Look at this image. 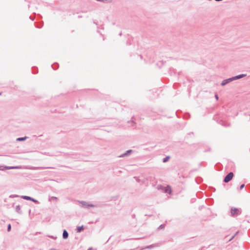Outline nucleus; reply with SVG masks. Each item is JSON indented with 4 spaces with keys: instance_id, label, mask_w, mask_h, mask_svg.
<instances>
[{
    "instance_id": "nucleus-1",
    "label": "nucleus",
    "mask_w": 250,
    "mask_h": 250,
    "mask_svg": "<svg viewBox=\"0 0 250 250\" xmlns=\"http://www.w3.org/2000/svg\"><path fill=\"white\" fill-rule=\"evenodd\" d=\"M81 205V207L83 208H88L90 207H96L97 206L90 203L89 202H85L83 201H78Z\"/></svg>"
},
{
    "instance_id": "nucleus-2",
    "label": "nucleus",
    "mask_w": 250,
    "mask_h": 250,
    "mask_svg": "<svg viewBox=\"0 0 250 250\" xmlns=\"http://www.w3.org/2000/svg\"><path fill=\"white\" fill-rule=\"evenodd\" d=\"M21 166H0V170H4L5 169H21Z\"/></svg>"
},
{
    "instance_id": "nucleus-3",
    "label": "nucleus",
    "mask_w": 250,
    "mask_h": 250,
    "mask_svg": "<svg viewBox=\"0 0 250 250\" xmlns=\"http://www.w3.org/2000/svg\"><path fill=\"white\" fill-rule=\"evenodd\" d=\"M233 176V173L232 172H229L225 177L224 182L225 183H228L232 179Z\"/></svg>"
},
{
    "instance_id": "nucleus-4",
    "label": "nucleus",
    "mask_w": 250,
    "mask_h": 250,
    "mask_svg": "<svg viewBox=\"0 0 250 250\" xmlns=\"http://www.w3.org/2000/svg\"><path fill=\"white\" fill-rule=\"evenodd\" d=\"M241 213L240 210L237 208H232L231 209V215L233 217L236 216Z\"/></svg>"
},
{
    "instance_id": "nucleus-5",
    "label": "nucleus",
    "mask_w": 250,
    "mask_h": 250,
    "mask_svg": "<svg viewBox=\"0 0 250 250\" xmlns=\"http://www.w3.org/2000/svg\"><path fill=\"white\" fill-rule=\"evenodd\" d=\"M21 198L23 199L31 201L36 204L39 203L38 201H37V200H36L30 196L23 195V196H21Z\"/></svg>"
},
{
    "instance_id": "nucleus-6",
    "label": "nucleus",
    "mask_w": 250,
    "mask_h": 250,
    "mask_svg": "<svg viewBox=\"0 0 250 250\" xmlns=\"http://www.w3.org/2000/svg\"><path fill=\"white\" fill-rule=\"evenodd\" d=\"M47 167H29L27 168L31 170H37V169H43L47 168Z\"/></svg>"
},
{
    "instance_id": "nucleus-7",
    "label": "nucleus",
    "mask_w": 250,
    "mask_h": 250,
    "mask_svg": "<svg viewBox=\"0 0 250 250\" xmlns=\"http://www.w3.org/2000/svg\"><path fill=\"white\" fill-rule=\"evenodd\" d=\"M132 152V150L129 149L127 150L125 153H123V154L119 156V157H125V156H127L129 155L131 152Z\"/></svg>"
},
{
    "instance_id": "nucleus-8",
    "label": "nucleus",
    "mask_w": 250,
    "mask_h": 250,
    "mask_svg": "<svg viewBox=\"0 0 250 250\" xmlns=\"http://www.w3.org/2000/svg\"><path fill=\"white\" fill-rule=\"evenodd\" d=\"M246 76V74H240L234 77H232L233 81L241 79Z\"/></svg>"
},
{
    "instance_id": "nucleus-9",
    "label": "nucleus",
    "mask_w": 250,
    "mask_h": 250,
    "mask_svg": "<svg viewBox=\"0 0 250 250\" xmlns=\"http://www.w3.org/2000/svg\"><path fill=\"white\" fill-rule=\"evenodd\" d=\"M68 233L67 231L65 229L63 230V233H62L63 238L64 239H66L68 238Z\"/></svg>"
},
{
    "instance_id": "nucleus-10",
    "label": "nucleus",
    "mask_w": 250,
    "mask_h": 250,
    "mask_svg": "<svg viewBox=\"0 0 250 250\" xmlns=\"http://www.w3.org/2000/svg\"><path fill=\"white\" fill-rule=\"evenodd\" d=\"M156 245H155V244H152V245H150L149 246H147L145 248H143L142 250H144V249H152V248H154L155 247H156Z\"/></svg>"
},
{
    "instance_id": "nucleus-11",
    "label": "nucleus",
    "mask_w": 250,
    "mask_h": 250,
    "mask_svg": "<svg viewBox=\"0 0 250 250\" xmlns=\"http://www.w3.org/2000/svg\"><path fill=\"white\" fill-rule=\"evenodd\" d=\"M15 209H16V212H17L18 213H19V214L21 213V207L20 205L17 206L15 208Z\"/></svg>"
},
{
    "instance_id": "nucleus-12",
    "label": "nucleus",
    "mask_w": 250,
    "mask_h": 250,
    "mask_svg": "<svg viewBox=\"0 0 250 250\" xmlns=\"http://www.w3.org/2000/svg\"><path fill=\"white\" fill-rule=\"evenodd\" d=\"M83 229V226H78L77 227L76 230L77 232H81Z\"/></svg>"
},
{
    "instance_id": "nucleus-13",
    "label": "nucleus",
    "mask_w": 250,
    "mask_h": 250,
    "mask_svg": "<svg viewBox=\"0 0 250 250\" xmlns=\"http://www.w3.org/2000/svg\"><path fill=\"white\" fill-rule=\"evenodd\" d=\"M59 67V64L58 63H55L52 65V67L53 69L56 70Z\"/></svg>"
},
{
    "instance_id": "nucleus-14",
    "label": "nucleus",
    "mask_w": 250,
    "mask_h": 250,
    "mask_svg": "<svg viewBox=\"0 0 250 250\" xmlns=\"http://www.w3.org/2000/svg\"><path fill=\"white\" fill-rule=\"evenodd\" d=\"M27 137H20L17 139V141H23L26 139Z\"/></svg>"
},
{
    "instance_id": "nucleus-15",
    "label": "nucleus",
    "mask_w": 250,
    "mask_h": 250,
    "mask_svg": "<svg viewBox=\"0 0 250 250\" xmlns=\"http://www.w3.org/2000/svg\"><path fill=\"white\" fill-rule=\"evenodd\" d=\"M170 159V157L169 156H167L165 158H164L163 160V163H166Z\"/></svg>"
},
{
    "instance_id": "nucleus-16",
    "label": "nucleus",
    "mask_w": 250,
    "mask_h": 250,
    "mask_svg": "<svg viewBox=\"0 0 250 250\" xmlns=\"http://www.w3.org/2000/svg\"><path fill=\"white\" fill-rule=\"evenodd\" d=\"M58 199V198L56 197H54V196H52V197H51L50 198H49V201H57Z\"/></svg>"
},
{
    "instance_id": "nucleus-17",
    "label": "nucleus",
    "mask_w": 250,
    "mask_h": 250,
    "mask_svg": "<svg viewBox=\"0 0 250 250\" xmlns=\"http://www.w3.org/2000/svg\"><path fill=\"white\" fill-rule=\"evenodd\" d=\"M226 81H227V83H230L233 81V78L231 77V78H229L228 79H226Z\"/></svg>"
},
{
    "instance_id": "nucleus-18",
    "label": "nucleus",
    "mask_w": 250,
    "mask_h": 250,
    "mask_svg": "<svg viewBox=\"0 0 250 250\" xmlns=\"http://www.w3.org/2000/svg\"><path fill=\"white\" fill-rule=\"evenodd\" d=\"M134 179H135L136 181L137 182H142V183H144V182L143 181H141L138 177H134Z\"/></svg>"
},
{
    "instance_id": "nucleus-19",
    "label": "nucleus",
    "mask_w": 250,
    "mask_h": 250,
    "mask_svg": "<svg viewBox=\"0 0 250 250\" xmlns=\"http://www.w3.org/2000/svg\"><path fill=\"white\" fill-rule=\"evenodd\" d=\"M227 84H228V83H227V81H226V80H223L221 83L222 86H224Z\"/></svg>"
},
{
    "instance_id": "nucleus-20",
    "label": "nucleus",
    "mask_w": 250,
    "mask_h": 250,
    "mask_svg": "<svg viewBox=\"0 0 250 250\" xmlns=\"http://www.w3.org/2000/svg\"><path fill=\"white\" fill-rule=\"evenodd\" d=\"M11 229V226L10 224H9L7 226V230L8 231H10Z\"/></svg>"
},
{
    "instance_id": "nucleus-21",
    "label": "nucleus",
    "mask_w": 250,
    "mask_h": 250,
    "mask_svg": "<svg viewBox=\"0 0 250 250\" xmlns=\"http://www.w3.org/2000/svg\"><path fill=\"white\" fill-rule=\"evenodd\" d=\"M164 228V225L162 224L161 225L159 228H158V229H163V228Z\"/></svg>"
},
{
    "instance_id": "nucleus-22",
    "label": "nucleus",
    "mask_w": 250,
    "mask_h": 250,
    "mask_svg": "<svg viewBox=\"0 0 250 250\" xmlns=\"http://www.w3.org/2000/svg\"><path fill=\"white\" fill-rule=\"evenodd\" d=\"M18 197H19V196L18 195H12L10 196V198Z\"/></svg>"
},
{
    "instance_id": "nucleus-23",
    "label": "nucleus",
    "mask_w": 250,
    "mask_h": 250,
    "mask_svg": "<svg viewBox=\"0 0 250 250\" xmlns=\"http://www.w3.org/2000/svg\"><path fill=\"white\" fill-rule=\"evenodd\" d=\"M245 187V185L244 184H242L240 186V189H242V188H243Z\"/></svg>"
},
{
    "instance_id": "nucleus-24",
    "label": "nucleus",
    "mask_w": 250,
    "mask_h": 250,
    "mask_svg": "<svg viewBox=\"0 0 250 250\" xmlns=\"http://www.w3.org/2000/svg\"><path fill=\"white\" fill-rule=\"evenodd\" d=\"M215 98L216 99V100L218 99V97L217 95H215Z\"/></svg>"
},
{
    "instance_id": "nucleus-25",
    "label": "nucleus",
    "mask_w": 250,
    "mask_h": 250,
    "mask_svg": "<svg viewBox=\"0 0 250 250\" xmlns=\"http://www.w3.org/2000/svg\"><path fill=\"white\" fill-rule=\"evenodd\" d=\"M87 250H93L92 248H89Z\"/></svg>"
},
{
    "instance_id": "nucleus-26",
    "label": "nucleus",
    "mask_w": 250,
    "mask_h": 250,
    "mask_svg": "<svg viewBox=\"0 0 250 250\" xmlns=\"http://www.w3.org/2000/svg\"><path fill=\"white\" fill-rule=\"evenodd\" d=\"M234 237V236H233L231 239H229V241H230L231 240H232L233 238Z\"/></svg>"
},
{
    "instance_id": "nucleus-27",
    "label": "nucleus",
    "mask_w": 250,
    "mask_h": 250,
    "mask_svg": "<svg viewBox=\"0 0 250 250\" xmlns=\"http://www.w3.org/2000/svg\"><path fill=\"white\" fill-rule=\"evenodd\" d=\"M42 25H41V26H37V27L39 28H40L42 27Z\"/></svg>"
},
{
    "instance_id": "nucleus-28",
    "label": "nucleus",
    "mask_w": 250,
    "mask_h": 250,
    "mask_svg": "<svg viewBox=\"0 0 250 250\" xmlns=\"http://www.w3.org/2000/svg\"><path fill=\"white\" fill-rule=\"evenodd\" d=\"M30 18L32 20V21H33V19H32L31 17H30Z\"/></svg>"
},
{
    "instance_id": "nucleus-29",
    "label": "nucleus",
    "mask_w": 250,
    "mask_h": 250,
    "mask_svg": "<svg viewBox=\"0 0 250 250\" xmlns=\"http://www.w3.org/2000/svg\"><path fill=\"white\" fill-rule=\"evenodd\" d=\"M1 93L0 92V95H1Z\"/></svg>"
}]
</instances>
